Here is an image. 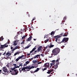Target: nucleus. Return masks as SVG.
<instances>
[{"instance_id":"nucleus-1","label":"nucleus","mask_w":77,"mask_h":77,"mask_svg":"<svg viewBox=\"0 0 77 77\" xmlns=\"http://www.w3.org/2000/svg\"><path fill=\"white\" fill-rule=\"evenodd\" d=\"M60 52V49L59 48H56L52 51V53L54 55L56 56Z\"/></svg>"},{"instance_id":"nucleus-2","label":"nucleus","mask_w":77,"mask_h":77,"mask_svg":"<svg viewBox=\"0 0 77 77\" xmlns=\"http://www.w3.org/2000/svg\"><path fill=\"white\" fill-rule=\"evenodd\" d=\"M15 68L14 67L12 68V67L11 68V70H12V71H14V72H11V74L12 75H17L18 74V72H19L18 71V70L17 69H15Z\"/></svg>"},{"instance_id":"nucleus-3","label":"nucleus","mask_w":77,"mask_h":77,"mask_svg":"<svg viewBox=\"0 0 77 77\" xmlns=\"http://www.w3.org/2000/svg\"><path fill=\"white\" fill-rule=\"evenodd\" d=\"M8 44H9V43L8 42V43H6L4 45H1V46H0V50H2L3 48H5L8 47L9 45H8Z\"/></svg>"},{"instance_id":"nucleus-4","label":"nucleus","mask_w":77,"mask_h":77,"mask_svg":"<svg viewBox=\"0 0 77 77\" xmlns=\"http://www.w3.org/2000/svg\"><path fill=\"white\" fill-rule=\"evenodd\" d=\"M69 39V38H64L63 40H62V41L61 42H64V43H65L66 42H68V40Z\"/></svg>"},{"instance_id":"nucleus-5","label":"nucleus","mask_w":77,"mask_h":77,"mask_svg":"<svg viewBox=\"0 0 77 77\" xmlns=\"http://www.w3.org/2000/svg\"><path fill=\"white\" fill-rule=\"evenodd\" d=\"M59 63H56L55 65H54L52 66V68H54L55 69H56L58 67V65H59Z\"/></svg>"},{"instance_id":"nucleus-6","label":"nucleus","mask_w":77,"mask_h":77,"mask_svg":"<svg viewBox=\"0 0 77 77\" xmlns=\"http://www.w3.org/2000/svg\"><path fill=\"white\" fill-rule=\"evenodd\" d=\"M60 36H59L58 35H56L54 37V38L56 39L55 41L56 42H57V40L59 41L60 38Z\"/></svg>"},{"instance_id":"nucleus-7","label":"nucleus","mask_w":77,"mask_h":77,"mask_svg":"<svg viewBox=\"0 0 77 77\" xmlns=\"http://www.w3.org/2000/svg\"><path fill=\"white\" fill-rule=\"evenodd\" d=\"M24 67L25 69H33V68H34L35 67L34 66H32L31 67H30V66H29Z\"/></svg>"},{"instance_id":"nucleus-8","label":"nucleus","mask_w":77,"mask_h":77,"mask_svg":"<svg viewBox=\"0 0 77 77\" xmlns=\"http://www.w3.org/2000/svg\"><path fill=\"white\" fill-rule=\"evenodd\" d=\"M50 66V63H47L45 64L43 66V67H45L46 68H48Z\"/></svg>"},{"instance_id":"nucleus-9","label":"nucleus","mask_w":77,"mask_h":77,"mask_svg":"<svg viewBox=\"0 0 77 77\" xmlns=\"http://www.w3.org/2000/svg\"><path fill=\"white\" fill-rule=\"evenodd\" d=\"M2 69L3 72H7V71H8V69H7V67H3L2 68Z\"/></svg>"},{"instance_id":"nucleus-10","label":"nucleus","mask_w":77,"mask_h":77,"mask_svg":"<svg viewBox=\"0 0 77 77\" xmlns=\"http://www.w3.org/2000/svg\"><path fill=\"white\" fill-rule=\"evenodd\" d=\"M42 46H39L37 49V51H38V52H39L40 51H41V49H42Z\"/></svg>"},{"instance_id":"nucleus-11","label":"nucleus","mask_w":77,"mask_h":77,"mask_svg":"<svg viewBox=\"0 0 77 77\" xmlns=\"http://www.w3.org/2000/svg\"><path fill=\"white\" fill-rule=\"evenodd\" d=\"M14 65V68L16 69V68H19L20 66H17V65L16 64H14L12 66Z\"/></svg>"},{"instance_id":"nucleus-12","label":"nucleus","mask_w":77,"mask_h":77,"mask_svg":"<svg viewBox=\"0 0 77 77\" xmlns=\"http://www.w3.org/2000/svg\"><path fill=\"white\" fill-rule=\"evenodd\" d=\"M36 49V47H34V48H33L32 50L30 51V54H31V53H33V51H35V50Z\"/></svg>"},{"instance_id":"nucleus-13","label":"nucleus","mask_w":77,"mask_h":77,"mask_svg":"<svg viewBox=\"0 0 77 77\" xmlns=\"http://www.w3.org/2000/svg\"><path fill=\"white\" fill-rule=\"evenodd\" d=\"M6 55H8V57L11 55V53H10L9 51L6 54Z\"/></svg>"},{"instance_id":"nucleus-14","label":"nucleus","mask_w":77,"mask_h":77,"mask_svg":"<svg viewBox=\"0 0 77 77\" xmlns=\"http://www.w3.org/2000/svg\"><path fill=\"white\" fill-rule=\"evenodd\" d=\"M32 36H30L29 38H28L27 40H26L27 41H30V40L32 39Z\"/></svg>"},{"instance_id":"nucleus-15","label":"nucleus","mask_w":77,"mask_h":77,"mask_svg":"<svg viewBox=\"0 0 77 77\" xmlns=\"http://www.w3.org/2000/svg\"><path fill=\"white\" fill-rule=\"evenodd\" d=\"M17 41H15L14 42L13 45H14V46H15V45H17L18 44V43L17 42Z\"/></svg>"},{"instance_id":"nucleus-16","label":"nucleus","mask_w":77,"mask_h":77,"mask_svg":"<svg viewBox=\"0 0 77 77\" xmlns=\"http://www.w3.org/2000/svg\"><path fill=\"white\" fill-rule=\"evenodd\" d=\"M54 46V45H51V44H50V46H48V48H52V47H53Z\"/></svg>"},{"instance_id":"nucleus-17","label":"nucleus","mask_w":77,"mask_h":77,"mask_svg":"<svg viewBox=\"0 0 77 77\" xmlns=\"http://www.w3.org/2000/svg\"><path fill=\"white\" fill-rule=\"evenodd\" d=\"M54 63H50V68H51V67H52V66H53V65H54Z\"/></svg>"},{"instance_id":"nucleus-18","label":"nucleus","mask_w":77,"mask_h":77,"mask_svg":"<svg viewBox=\"0 0 77 77\" xmlns=\"http://www.w3.org/2000/svg\"><path fill=\"white\" fill-rule=\"evenodd\" d=\"M33 63H38L39 61H37V60H33L32 61Z\"/></svg>"},{"instance_id":"nucleus-19","label":"nucleus","mask_w":77,"mask_h":77,"mask_svg":"<svg viewBox=\"0 0 77 77\" xmlns=\"http://www.w3.org/2000/svg\"><path fill=\"white\" fill-rule=\"evenodd\" d=\"M34 68H37L38 66V64L37 63H35L34 64Z\"/></svg>"},{"instance_id":"nucleus-20","label":"nucleus","mask_w":77,"mask_h":77,"mask_svg":"<svg viewBox=\"0 0 77 77\" xmlns=\"http://www.w3.org/2000/svg\"><path fill=\"white\" fill-rule=\"evenodd\" d=\"M55 32V31H52L51 33V35H54Z\"/></svg>"},{"instance_id":"nucleus-21","label":"nucleus","mask_w":77,"mask_h":77,"mask_svg":"<svg viewBox=\"0 0 77 77\" xmlns=\"http://www.w3.org/2000/svg\"><path fill=\"white\" fill-rule=\"evenodd\" d=\"M59 60H60V58H59L57 59V60H56V62H57L56 63H59Z\"/></svg>"},{"instance_id":"nucleus-22","label":"nucleus","mask_w":77,"mask_h":77,"mask_svg":"<svg viewBox=\"0 0 77 77\" xmlns=\"http://www.w3.org/2000/svg\"><path fill=\"white\" fill-rule=\"evenodd\" d=\"M22 70H23V72H25L26 71V69H25V67H23L22 69Z\"/></svg>"},{"instance_id":"nucleus-23","label":"nucleus","mask_w":77,"mask_h":77,"mask_svg":"<svg viewBox=\"0 0 77 77\" xmlns=\"http://www.w3.org/2000/svg\"><path fill=\"white\" fill-rule=\"evenodd\" d=\"M14 48H15V49L16 50H17V49H19L20 48H19V46L17 45L16 47H15Z\"/></svg>"},{"instance_id":"nucleus-24","label":"nucleus","mask_w":77,"mask_h":77,"mask_svg":"<svg viewBox=\"0 0 77 77\" xmlns=\"http://www.w3.org/2000/svg\"><path fill=\"white\" fill-rule=\"evenodd\" d=\"M59 35L60 36H60V37H62V36H63V33H62L60 34Z\"/></svg>"},{"instance_id":"nucleus-25","label":"nucleus","mask_w":77,"mask_h":77,"mask_svg":"<svg viewBox=\"0 0 77 77\" xmlns=\"http://www.w3.org/2000/svg\"><path fill=\"white\" fill-rule=\"evenodd\" d=\"M4 39V38H3V36H2L0 38V41H3Z\"/></svg>"},{"instance_id":"nucleus-26","label":"nucleus","mask_w":77,"mask_h":77,"mask_svg":"<svg viewBox=\"0 0 77 77\" xmlns=\"http://www.w3.org/2000/svg\"><path fill=\"white\" fill-rule=\"evenodd\" d=\"M27 36V35H25V36H23V37H22V39H24V38H26V36Z\"/></svg>"},{"instance_id":"nucleus-27","label":"nucleus","mask_w":77,"mask_h":77,"mask_svg":"<svg viewBox=\"0 0 77 77\" xmlns=\"http://www.w3.org/2000/svg\"><path fill=\"white\" fill-rule=\"evenodd\" d=\"M47 67H45V68H44V69H42V70L43 71H45V70H47Z\"/></svg>"},{"instance_id":"nucleus-28","label":"nucleus","mask_w":77,"mask_h":77,"mask_svg":"<svg viewBox=\"0 0 77 77\" xmlns=\"http://www.w3.org/2000/svg\"><path fill=\"white\" fill-rule=\"evenodd\" d=\"M23 57H24V55H22L20 57H19L20 59H21V58H23Z\"/></svg>"},{"instance_id":"nucleus-29","label":"nucleus","mask_w":77,"mask_h":77,"mask_svg":"<svg viewBox=\"0 0 77 77\" xmlns=\"http://www.w3.org/2000/svg\"><path fill=\"white\" fill-rule=\"evenodd\" d=\"M19 54V52H17L15 53L14 54V56H16V55H17V54Z\"/></svg>"},{"instance_id":"nucleus-30","label":"nucleus","mask_w":77,"mask_h":77,"mask_svg":"<svg viewBox=\"0 0 77 77\" xmlns=\"http://www.w3.org/2000/svg\"><path fill=\"white\" fill-rule=\"evenodd\" d=\"M49 41V39H48L45 41V43H47V42H48V41Z\"/></svg>"},{"instance_id":"nucleus-31","label":"nucleus","mask_w":77,"mask_h":77,"mask_svg":"<svg viewBox=\"0 0 77 77\" xmlns=\"http://www.w3.org/2000/svg\"><path fill=\"white\" fill-rule=\"evenodd\" d=\"M20 58L19 57H18L17 58V59H16V60L17 62H18V60H20Z\"/></svg>"},{"instance_id":"nucleus-32","label":"nucleus","mask_w":77,"mask_h":77,"mask_svg":"<svg viewBox=\"0 0 77 77\" xmlns=\"http://www.w3.org/2000/svg\"><path fill=\"white\" fill-rule=\"evenodd\" d=\"M30 46V45H29V46H27L25 48V49H26V48H29Z\"/></svg>"},{"instance_id":"nucleus-33","label":"nucleus","mask_w":77,"mask_h":77,"mask_svg":"<svg viewBox=\"0 0 77 77\" xmlns=\"http://www.w3.org/2000/svg\"><path fill=\"white\" fill-rule=\"evenodd\" d=\"M56 62V60H53L52 61V63H54V64H55Z\"/></svg>"},{"instance_id":"nucleus-34","label":"nucleus","mask_w":77,"mask_h":77,"mask_svg":"<svg viewBox=\"0 0 77 77\" xmlns=\"http://www.w3.org/2000/svg\"><path fill=\"white\" fill-rule=\"evenodd\" d=\"M19 32H20V33L21 34H23V33L21 32V31H19V32H17V33L20 35V33H19Z\"/></svg>"},{"instance_id":"nucleus-35","label":"nucleus","mask_w":77,"mask_h":77,"mask_svg":"<svg viewBox=\"0 0 77 77\" xmlns=\"http://www.w3.org/2000/svg\"><path fill=\"white\" fill-rule=\"evenodd\" d=\"M23 66V63H21V64H19V67H20V66Z\"/></svg>"},{"instance_id":"nucleus-36","label":"nucleus","mask_w":77,"mask_h":77,"mask_svg":"<svg viewBox=\"0 0 77 77\" xmlns=\"http://www.w3.org/2000/svg\"><path fill=\"white\" fill-rule=\"evenodd\" d=\"M54 71V69H52L51 70H49L50 72H53V71Z\"/></svg>"},{"instance_id":"nucleus-37","label":"nucleus","mask_w":77,"mask_h":77,"mask_svg":"<svg viewBox=\"0 0 77 77\" xmlns=\"http://www.w3.org/2000/svg\"><path fill=\"white\" fill-rule=\"evenodd\" d=\"M25 63L27 65L28 63H30V61H27Z\"/></svg>"},{"instance_id":"nucleus-38","label":"nucleus","mask_w":77,"mask_h":77,"mask_svg":"<svg viewBox=\"0 0 77 77\" xmlns=\"http://www.w3.org/2000/svg\"><path fill=\"white\" fill-rule=\"evenodd\" d=\"M6 66L7 68H9V64H7Z\"/></svg>"},{"instance_id":"nucleus-39","label":"nucleus","mask_w":77,"mask_h":77,"mask_svg":"<svg viewBox=\"0 0 77 77\" xmlns=\"http://www.w3.org/2000/svg\"><path fill=\"white\" fill-rule=\"evenodd\" d=\"M68 36V35L67 34H63V36Z\"/></svg>"},{"instance_id":"nucleus-40","label":"nucleus","mask_w":77,"mask_h":77,"mask_svg":"<svg viewBox=\"0 0 77 77\" xmlns=\"http://www.w3.org/2000/svg\"><path fill=\"white\" fill-rule=\"evenodd\" d=\"M47 74H50V73H51V72H50V70H49V71H48V72H47Z\"/></svg>"},{"instance_id":"nucleus-41","label":"nucleus","mask_w":77,"mask_h":77,"mask_svg":"<svg viewBox=\"0 0 77 77\" xmlns=\"http://www.w3.org/2000/svg\"><path fill=\"white\" fill-rule=\"evenodd\" d=\"M39 68H37V69H36V71H37L38 72V71H39Z\"/></svg>"},{"instance_id":"nucleus-42","label":"nucleus","mask_w":77,"mask_h":77,"mask_svg":"<svg viewBox=\"0 0 77 77\" xmlns=\"http://www.w3.org/2000/svg\"><path fill=\"white\" fill-rule=\"evenodd\" d=\"M15 48H14L11 51L14 52V51H15Z\"/></svg>"},{"instance_id":"nucleus-43","label":"nucleus","mask_w":77,"mask_h":77,"mask_svg":"<svg viewBox=\"0 0 77 77\" xmlns=\"http://www.w3.org/2000/svg\"><path fill=\"white\" fill-rule=\"evenodd\" d=\"M36 53H35V52L34 51V52H33L32 53V55H34V54H36Z\"/></svg>"},{"instance_id":"nucleus-44","label":"nucleus","mask_w":77,"mask_h":77,"mask_svg":"<svg viewBox=\"0 0 77 77\" xmlns=\"http://www.w3.org/2000/svg\"><path fill=\"white\" fill-rule=\"evenodd\" d=\"M30 72L32 74H33V73H35V72H33L32 71H31Z\"/></svg>"},{"instance_id":"nucleus-45","label":"nucleus","mask_w":77,"mask_h":77,"mask_svg":"<svg viewBox=\"0 0 77 77\" xmlns=\"http://www.w3.org/2000/svg\"><path fill=\"white\" fill-rule=\"evenodd\" d=\"M24 41H23V42H21V44L22 45L23 44H24Z\"/></svg>"},{"instance_id":"nucleus-46","label":"nucleus","mask_w":77,"mask_h":77,"mask_svg":"<svg viewBox=\"0 0 77 77\" xmlns=\"http://www.w3.org/2000/svg\"><path fill=\"white\" fill-rule=\"evenodd\" d=\"M35 56L36 57V58H38L39 57V55H35Z\"/></svg>"},{"instance_id":"nucleus-47","label":"nucleus","mask_w":77,"mask_h":77,"mask_svg":"<svg viewBox=\"0 0 77 77\" xmlns=\"http://www.w3.org/2000/svg\"><path fill=\"white\" fill-rule=\"evenodd\" d=\"M66 19V17H64L63 18V20H65Z\"/></svg>"},{"instance_id":"nucleus-48","label":"nucleus","mask_w":77,"mask_h":77,"mask_svg":"<svg viewBox=\"0 0 77 77\" xmlns=\"http://www.w3.org/2000/svg\"><path fill=\"white\" fill-rule=\"evenodd\" d=\"M41 55L43 57H44V54H41Z\"/></svg>"},{"instance_id":"nucleus-49","label":"nucleus","mask_w":77,"mask_h":77,"mask_svg":"<svg viewBox=\"0 0 77 77\" xmlns=\"http://www.w3.org/2000/svg\"><path fill=\"white\" fill-rule=\"evenodd\" d=\"M41 63H42V62H39L37 63V64L38 65L39 64H41Z\"/></svg>"},{"instance_id":"nucleus-50","label":"nucleus","mask_w":77,"mask_h":77,"mask_svg":"<svg viewBox=\"0 0 77 77\" xmlns=\"http://www.w3.org/2000/svg\"><path fill=\"white\" fill-rule=\"evenodd\" d=\"M6 51H5L4 52V53L3 54V55H5V54H6Z\"/></svg>"},{"instance_id":"nucleus-51","label":"nucleus","mask_w":77,"mask_h":77,"mask_svg":"<svg viewBox=\"0 0 77 77\" xmlns=\"http://www.w3.org/2000/svg\"><path fill=\"white\" fill-rule=\"evenodd\" d=\"M27 56H30V54L29 53V54H27Z\"/></svg>"},{"instance_id":"nucleus-52","label":"nucleus","mask_w":77,"mask_h":77,"mask_svg":"<svg viewBox=\"0 0 77 77\" xmlns=\"http://www.w3.org/2000/svg\"><path fill=\"white\" fill-rule=\"evenodd\" d=\"M35 53H37L38 52V50L37 51H34Z\"/></svg>"},{"instance_id":"nucleus-53","label":"nucleus","mask_w":77,"mask_h":77,"mask_svg":"<svg viewBox=\"0 0 77 77\" xmlns=\"http://www.w3.org/2000/svg\"><path fill=\"white\" fill-rule=\"evenodd\" d=\"M26 65H27V64L25 63L23 65V66H26Z\"/></svg>"},{"instance_id":"nucleus-54","label":"nucleus","mask_w":77,"mask_h":77,"mask_svg":"<svg viewBox=\"0 0 77 77\" xmlns=\"http://www.w3.org/2000/svg\"><path fill=\"white\" fill-rule=\"evenodd\" d=\"M48 48V45L45 48V49H47Z\"/></svg>"},{"instance_id":"nucleus-55","label":"nucleus","mask_w":77,"mask_h":77,"mask_svg":"<svg viewBox=\"0 0 77 77\" xmlns=\"http://www.w3.org/2000/svg\"><path fill=\"white\" fill-rule=\"evenodd\" d=\"M35 18H34L32 20V21H34V20H35Z\"/></svg>"},{"instance_id":"nucleus-56","label":"nucleus","mask_w":77,"mask_h":77,"mask_svg":"<svg viewBox=\"0 0 77 77\" xmlns=\"http://www.w3.org/2000/svg\"><path fill=\"white\" fill-rule=\"evenodd\" d=\"M7 73H10V72H9V71H8V70H7Z\"/></svg>"},{"instance_id":"nucleus-57","label":"nucleus","mask_w":77,"mask_h":77,"mask_svg":"<svg viewBox=\"0 0 77 77\" xmlns=\"http://www.w3.org/2000/svg\"><path fill=\"white\" fill-rule=\"evenodd\" d=\"M1 54L2 55H3V54H2V53L0 52V56H1Z\"/></svg>"},{"instance_id":"nucleus-58","label":"nucleus","mask_w":77,"mask_h":77,"mask_svg":"<svg viewBox=\"0 0 77 77\" xmlns=\"http://www.w3.org/2000/svg\"><path fill=\"white\" fill-rule=\"evenodd\" d=\"M19 71H20V73L21 72V69H19Z\"/></svg>"},{"instance_id":"nucleus-59","label":"nucleus","mask_w":77,"mask_h":77,"mask_svg":"<svg viewBox=\"0 0 77 77\" xmlns=\"http://www.w3.org/2000/svg\"><path fill=\"white\" fill-rule=\"evenodd\" d=\"M34 59H35V58H36V56H35L34 57Z\"/></svg>"},{"instance_id":"nucleus-60","label":"nucleus","mask_w":77,"mask_h":77,"mask_svg":"<svg viewBox=\"0 0 77 77\" xmlns=\"http://www.w3.org/2000/svg\"><path fill=\"white\" fill-rule=\"evenodd\" d=\"M2 70H0V74H1V72H2Z\"/></svg>"},{"instance_id":"nucleus-61","label":"nucleus","mask_w":77,"mask_h":77,"mask_svg":"<svg viewBox=\"0 0 77 77\" xmlns=\"http://www.w3.org/2000/svg\"><path fill=\"white\" fill-rule=\"evenodd\" d=\"M11 49L12 50V49H13V47H11Z\"/></svg>"},{"instance_id":"nucleus-62","label":"nucleus","mask_w":77,"mask_h":77,"mask_svg":"<svg viewBox=\"0 0 77 77\" xmlns=\"http://www.w3.org/2000/svg\"><path fill=\"white\" fill-rule=\"evenodd\" d=\"M53 73H54V72L51 73V74H53Z\"/></svg>"},{"instance_id":"nucleus-63","label":"nucleus","mask_w":77,"mask_h":77,"mask_svg":"<svg viewBox=\"0 0 77 77\" xmlns=\"http://www.w3.org/2000/svg\"><path fill=\"white\" fill-rule=\"evenodd\" d=\"M34 72H37V71H36V70L34 71Z\"/></svg>"},{"instance_id":"nucleus-64","label":"nucleus","mask_w":77,"mask_h":77,"mask_svg":"<svg viewBox=\"0 0 77 77\" xmlns=\"http://www.w3.org/2000/svg\"><path fill=\"white\" fill-rule=\"evenodd\" d=\"M51 75H49L48 77H51Z\"/></svg>"}]
</instances>
